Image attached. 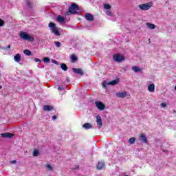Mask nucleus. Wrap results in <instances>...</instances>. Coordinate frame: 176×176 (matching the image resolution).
Segmentation results:
<instances>
[{"instance_id": "6e6552de", "label": "nucleus", "mask_w": 176, "mask_h": 176, "mask_svg": "<svg viewBox=\"0 0 176 176\" xmlns=\"http://www.w3.org/2000/svg\"><path fill=\"white\" fill-rule=\"evenodd\" d=\"M96 123L98 129H101V127H102V120L101 119V116H100V115L96 116Z\"/></svg>"}, {"instance_id": "f03ea898", "label": "nucleus", "mask_w": 176, "mask_h": 176, "mask_svg": "<svg viewBox=\"0 0 176 176\" xmlns=\"http://www.w3.org/2000/svg\"><path fill=\"white\" fill-rule=\"evenodd\" d=\"M19 37L23 41H28V42H34V41H35V38L33 36H31L25 32H21L19 34Z\"/></svg>"}, {"instance_id": "2eb2a0df", "label": "nucleus", "mask_w": 176, "mask_h": 176, "mask_svg": "<svg viewBox=\"0 0 176 176\" xmlns=\"http://www.w3.org/2000/svg\"><path fill=\"white\" fill-rule=\"evenodd\" d=\"M14 61H16V63H19V61H21V54H17L14 56Z\"/></svg>"}, {"instance_id": "0eeeda50", "label": "nucleus", "mask_w": 176, "mask_h": 176, "mask_svg": "<svg viewBox=\"0 0 176 176\" xmlns=\"http://www.w3.org/2000/svg\"><path fill=\"white\" fill-rule=\"evenodd\" d=\"M1 137H2V138H13V137H14V134L9 132H6L1 133Z\"/></svg>"}, {"instance_id": "b1692460", "label": "nucleus", "mask_w": 176, "mask_h": 176, "mask_svg": "<svg viewBox=\"0 0 176 176\" xmlns=\"http://www.w3.org/2000/svg\"><path fill=\"white\" fill-rule=\"evenodd\" d=\"M129 144H131V145H134V144L135 142V138L133 137V138H129Z\"/></svg>"}, {"instance_id": "79ce46f5", "label": "nucleus", "mask_w": 176, "mask_h": 176, "mask_svg": "<svg viewBox=\"0 0 176 176\" xmlns=\"http://www.w3.org/2000/svg\"><path fill=\"white\" fill-rule=\"evenodd\" d=\"M0 89H2V85H0Z\"/></svg>"}, {"instance_id": "2f4dec72", "label": "nucleus", "mask_w": 176, "mask_h": 176, "mask_svg": "<svg viewBox=\"0 0 176 176\" xmlns=\"http://www.w3.org/2000/svg\"><path fill=\"white\" fill-rule=\"evenodd\" d=\"M106 14L107 16H112V12H111V10H107L106 11Z\"/></svg>"}, {"instance_id": "c9c22d12", "label": "nucleus", "mask_w": 176, "mask_h": 176, "mask_svg": "<svg viewBox=\"0 0 176 176\" xmlns=\"http://www.w3.org/2000/svg\"><path fill=\"white\" fill-rule=\"evenodd\" d=\"M161 107L162 108H166L167 107V104L164 102L161 103Z\"/></svg>"}, {"instance_id": "f8f14e48", "label": "nucleus", "mask_w": 176, "mask_h": 176, "mask_svg": "<svg viewBox=\"0 0 176 176\" xmlns=\"http://www.w3.org/2000/svg\"><path fill=\"white\" fill-rule=\"evenodd\" d=\"M104 167H105V164L102 161L99 162L96 165L97 170H102V168H104Z\"/></svg>"}, {"instance_id": "423d86ee", "label": "nucleus", "mask_w": 176, "mask_h": 176, "mask_svg": "<svg viewBox=\"0 0 176 176\" xmlns=\"http://www.w3.org/2000/svg\"><path fill=\"white\" fill-rule=\"evenodd\" d=\"M95 104L99 111H104L105 109V104L101 101H96Z\"/></svg>"}, {"instance_id": "c03bdc74", "label": "nucleus", "mask_w": 176, "mask_h": 176, "mask_svg": "<svg viewBox=\"0 0 176 176\" xmlns=\"http://www.w3.org/2000/svg\"><path fill=\"white\" fill-rule=\"evenodd\" d=\"M0 49H1V46H0Z\"/></svg>"}, {"instance_id": "4be33fe9", "label": "nucleus", "mask_w": 176, "mask_h": 176, "mask_svg": "<svg viewBox=\"0 0 176 176\" xmlns=\"http://www.w3.org/2000/svg\"><path fill=\"white\" fill-rule=\"evenodd\" d=\"M70 58L73 63H75V61H78V57H76L75 54H72L70 56Z\"/></svg>"}, {"instance_id": "dca6fc26", "label": "nucleus", "mask_w": 176, "mask_h": 176, "mask_svg": "<svg viewBox=\"0 0 176 176\" xmlns=\"http://www.w3.org/2000/svg\"><path fill=\"white\" fill-rule=\"evenodd\" d=\"M148 90L150 91V93H153L155 91V85L151 84L148 86Z\"/></svg>"}, {"instance_id": "6ab92c4d", "label": "nucleus", "mask_w": 176, "mask_h": 176, "mask_svg": "<svg viewBox=\"0 0 176 176\" xmlns=\"http://www.w3.org/2000/svg\"><path fill=\"white\" fill-rule=\"evenodd\" d=\"M132 71H134V72H141L142 69H141V68H140L137 66H133Z\"/></svg>"}, {"instance_id": "20e7f679", "label": "nucleus", "mask_w": 176, "mask_h": 176, "mask_svg": "<svg viewBox=\"0 0 176 176\" xmlns=\"http://www.w3.org/2000/svg\"><path fill=\"white\" fill-rule=\"evenodd\" d=\"M139 8L142 10H149L152 8V3H146L144 4L139 5Z\"/></svg>"}, {"instance_id": "1a4fd4ad", "label": "nucleus", "mask_w": 176, "mask_h": 176, "mask_svg": "<svg viewBox=\"0 0 176 176\" xmlns=\"http://www.w3.org/2000/svg\"><path fill=\"white\" fill-rule=\"evenodd\" d=\"M139 140L144 144H148V138H146V136L144 135V133H140L139 135Z\"/></svg>"}, {"instance_id": "4c0bfd02", "label": "nucleus", "mask_w": 176, "mask_h": 176, "mask_svg": "<svg viewBox=\"0 0 176 176\" xmlns=\"http://www.w3.org/2000/svg\"><path fill=\"white\" fill-rule=\"evenodd\" d=\"M52 62L54 63V64H57V61L54 59H52Z\"/></svg>"}, {"instance_id": "a19ab883", "label": "nucleus", "mask_w": 176, "mask_h": 176, "mask_svg": "<svg viewBox=\"0 0 176 176\" xmlns=\"http://www.w3.org/2000/svg\"><path fill=\"white\" fill-rule=\"evenodd\" d=\"M7 49H10V45L7 46Z\"/></svg>"}, {"instance_id": "39448f33", "label": "nucleus", "mask_w": 176, "mask_h": 176, "mask_svg": "<svg viewBox=\"0 0 176 176\" xmlns=\"http://www.w3.org/2000/svg\"><path fill=\"white\" fill-rule=\"evenodd\" d=\"M113 58L116 63H122V61H124V56H122L119 54H114Z\"/></svg>"}, {"instance_id": "ea45409f", "label": "nucleus", "mask_w": 176, "mask_h": 176, "mask_svg": "<svg viewBox=\"0 0 176 176\" xmlns=\"http://www.w3.org/2000/svg\"><path fill=\"white\" fill-rule=\"evenodd\" d=\"M17 162V161H16V160H14V161H12V163H16Z\"/></svg>"}, {"instance_id": "a211bd4d", "label": "nucleus", "mask_w": 176, "mask_h": 176, "mask_svg": "<svg viewBox=\"0 0 176 176\" xmlns=\"http://www.w3.org/2000/svg\"><path fill=\"white\" fill-rule=\"evenodd\" d=\"M93 126L90 123H85L82 125V127L84 129H86V130H89V129H91Z\"/></svg>"}, {"instance_id": "5701e85b", "label": "nucleus", "mask_w": 176, "mask_h": 176, "mask_svg": "<svg viewBox=\"0 0 176 176\" xmlns=\"http://www.w3.org/2000/svg\"><path fill=\"white\" fill-rule=\"evenodd\" d=\"M118 80H113L112 81L109 82V85L111 86H115V85H118Z\"/></svg>"}, {"instance_id": "f257e3e1", "label": "nucleus", "mask_w": 176, "mask_h": 176, "mask_svg": "<svg viewBox=\"0 0 176 176\" xmlns=\"http://www.w3.org/2000/svg\"><path fill=\"white\" fill-rule=\"evenodd\" d=\"M78 10H79V6L76 3H72L71 6L69 8V11L66 12L65 15L78 14V13H79Z\"/></svg>"}, {"instance_id": "412c9836", "label": "nucleus", "mask_w": 176, "mask_h": 176, "mask_svg": "<svg viewBox=\"0 0 176 176\" xmlns=\"http://www.w3.org/2000/svg\"><path fill=\"white\" fill-rule=\"evenodd\" d=\"M60 68L63 71H68V66H67L65 63H62L60 65Z\"/></svg>"}, {"instance_id": "e433bc0d", "label": "nucleus", "mask_w": 176, "mask_h": 176, "mask_svg": "<svg viewBox=\"0 0 176 176\" xmlns=\"http://www.w3.org/2000/svg\"><path fill=\"white\" fill-rule=\"evenodd\" d=\"M56 119H57V116H52V120H56Z\"/></svg>"}, {"instance_id": "f704fd0d", "label": "nucleus", "mask_w": 176, "mask_h": 176, "mask_svg": "<svg viewBox=\"0 0 176 176\" xmlns=\"http://www.w3.org/2000/svg\"><path fill=\"white\" fill-rule=\"evenodd\" d=\"M65 88H64V87L62 85V86H59L58 87V90H65Z\"/></svg>"}, {"instance_id": "4468645a", "label": "nucleus", "mask_w": 176, "mask_h": 176, "mask_svg": "<svg viewBox=\"0 0 176 176\" xmlns=\"http://www.w3.org/2000/svg\"><path fill=\"white\" fill-rule=\"evenodd\" d=\"M85 19L86 20H88V21H93L94 20V16L91 14L87 13L85 14Z\"/></svg>"}, {"instance_id": "72a5a7b5", "label": "nucleus", "mask_w": 176, "mask_h": 176, "mask_svg": "<svg viewBox=\"0 0 176 176\" xmlns=\"http://www.w3.org/2000/svg\"><path fill=\"white\" fill-rule=\"evenodd\" d=\"M34 61H36V63H42L41 59H39L38 58H34Z\"/></svg>"}, {"instance_id": "7c9ffc66", "label": "nucleus", "mask_w": 176, "mask_h": 176, "mask_svg": "<svg viewBox=\"0 0 176 176\" xmlns=\"http://www.w3.org/2000/svg\"><path fill=\"white\" fill-rule=\"evenodd\" d=\"M27 6H28V8L31 9V8H32V3L30 1H28L27 2Z\"/></svg>"}, {"instance_id": "f3484780", "label": "nucleus", "mask_w": 176, "mask_h": 176, "mask_svg": "<svg viewBox=\"0 0 176 176\" xmlns=\"http://www.w3.org/2000/svg\"><path fill=\"white\" fill-rule=\"evenodd\" d=\"M57 21H58L59 23H64V21H65V18H64V16L58 15L57 16Z\"/></svg>"}, {"instance_id": "37998d69", "label": "nucleus", "mask_w": 176, "mask_h": 176, "mask_svg": "<svg viewBox=\"0 0 176 176\" xmlns=\"http://www.w3.org/2000/svg\"><path fill=\"white\" fill-rule=\"evenodd\" d=\"M175 90L176 91V85L175 86Z\"/></svg>"}, {"instance_id": "c756f323", "label": "nucleus", "mask_w": 176, "mask_h": 176, "mask_svg": "<svg viewBox=\"0 0 176 176\" xmlns=\"http://www.w3.org/2000/svg\"><path fill=\"white\" fill-rule=\"evenodd\" d=\"M38 155H39V151L34 150L33 152V156H38Z\"/></svg>"}, {"instance_id": "473e14b6", "label": "nucleus", "mask_w": 176, "mask_h": 176, "mask_svg": "<svg viewBox=\"0 0 176 176\" xmlns=\"http://www.w3.org/2000/svg\"><path fill=\"white\" fill-rule=\"evenodd\" d=\"M46 167L47 168H48V170H53V167H52L50 164H47Z\"/></svg>"}, {"instance_id": "aec40b11", "label": "nucleus", "mask_w": 176, "mask_h": 176, "mask_svg": "<svg viewBox=\"0 0 176 176\" xmlns=\"http://www.w3.org/2000/svg\"><path fill=\"white\" fill-rule=\"evenodd\" d=\"M146 25L148 28H150V30H155V28H156V25H155V24L153 23H147Z\"/></svg>"}, {"instance_id": "cd10ccee", "label": "nucleus", "mask_w": 176, "mask_h": 176, "mask_svg": "<svg viewBox=\"0 0 176 176\" xmlns=\"http://www.w3.org/2000/svg\"><path fill=\"white\" fill-rule=\"evenodd\" d=\"M54 43L56 47H61V43L59 41H54Z\"/></svg>"}, {"instance_id": "58836bf2", "label": "nucleus", "mask_w": 176, "mask_h": 176, "mask_svg": "<svg viewBox=\"0 0 176 176\" xmlns=\"http://www.w3.org/2000/svg\"><path fill=\"white\" fill-rule=\"evenodd\" d=\"M79 169V165H78L76 168H74V170H78Z\"/></svg>"}, {"instance_id": "a878e982", "label": "nucleus", "mask_w": 176, "mask_h": 176, "mask_svg": "<svg viewBox=\"0 0 176 176\" xmlns=\"http://www.w3.org/2000/svg\"><path fill=\"white\" fill-rule=\"evenodd\" d=\"M104 8L105 9H107V10H109V9H111V5H109L108 3H104Z\"/></svg>"}, {"instance_id": "9b49d317", "label": "nucleus", "mask_w": 176, "mask_h": 176, "mask_svg": "<svg viewBox=\"0 0 176 176\" xmlns=\"http://www.w3.org/2000/svg\"><path fill=\"white\" fill-rule=\"evenodd\" d=\"M116 96L118 97V98H124V97L127 96V93L126 91L118 92L116 94Z\"/></svg>"}, {"instance_id": "393cba45", "label": "nucleus", "mask_w": 176, "mask_h": 176, "mask_svg": "<svg viewBox=\"0 0 176 176\" xmlns=\"http://www.w3.org/2000/svg\"><path fill=\"white\" fill-rule=\"evenodd\" d=\"M23 53H24V54H25L26 56H31V54H32V53L30 50H25L23 51Z\"/></svg>"}, {"instance_id": "7ed1b4c3", "label": "nucleus", "mask_w": 176, "mask_h": 176, "mask_svg": "<svg viewBox=\"0 0 176 176\" xmlns=\"http://www.w3.org/2000/svg\"><path fill=\"white\" fill-rule=\"evenodd\" d=\"M48 27L50 28L52 34H54L56 36H60V32L58 31V29H57L56 23L50 22L48 24Z\"/></svg>"}, {"instance_id": "bb28decb", "label": "nucleus", "mask_w": 176, "mask_h": 176, "mask_svg": "<svg viewBox=\"0 0 176 176\" xmlns=\"http://www.w3.org/2000/svg\"><path fill=\"white\" fill-rule=\"evenodd\" d=\"M43 61L44 63H50V58H47V57H44L43 58Z\"/></svg>"}, {"instance_id": "9d476101", "label": "nucleus", "mask_w": 176, "mask_h": 176, "mask_svg": "<svg viewBox=\"0 0 176 176\" xmlns=\"http://www.w3.org/2000/svg\"><path fill=\"white\" fill-rule=\"evenodd\" d=\"M72 71L74 74H78V75H80V76H82L84 74L83 70L80 68H73Z\"/></svg>"}, {"instance_id": "ddd939ff", "label": "nucleus", "mask_w": 176, "mask_h": 176, "mask_svg": "<svg viewBox=\"0 0 176 176\" xmlns=\"http://www.w3.org/2000/svg\"><path fill=\"white\" fill-rule=\"evenodd\" d=\"M43 111H45L46 112V111H53V109H54V108L53 107V106L44 105L43 107Z\"/></svg>"}, {"instance_id": "c85d7f7f", "label": "nucleus", "mask_w": 176, "mask_h": 176, "mask_svg": "<svg viewBox=\"0 0 176 176\" xmlns=\"http://www.w3.org/2000/svg\"><path fill=\"white\" fill-rule=\"evenodd\" d=\"M5 25V21L0 19V27H3Z\"/></svg>"}]
</instances>
